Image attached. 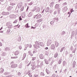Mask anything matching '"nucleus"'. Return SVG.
<instances>
[{"label": "nucleus", "instance_id": "obj_1", "mask_svg": "<svg viewBox=\"0 0 77 77\" xmlns=\"http://www.w3.org/2000/svg\"><path fill=\"white\" fill-rule=\"evenodd\" d=\"M6 26H8V29H11L12 27V24L10 22H8L6 24Z\"/></svg>", "mask_w": 77, "mask_h": 77}, {"label": "nucleus", "instance_id": "obj_2", "mask_svg": "<svg viewBox=\"0 0 77 77\" xmlns=\"http://www.w3.org/2000/svg\"><path fill=\"white\" fill-rule=\"evenodd\" d=\"M51 43V40L50 39H49L48 41V42L47 43V46H50Z\"/></svg>", "mask_w": 77, "mask_h": 77}, {"label": "nucleus", "instance_id": "obj_3", "mask_svg": "<svg viewBox=\"0 0 77 77\" xmlns=\"http://www.w3.org/2000/svg\"><path fill=\"white\" fill-rule=\"evenodd\" d=\"M55 46L54 45H52L51 46V50H54V49H55Z\"/></svg>", "mask_w": 77, "mask_h": 77}, {"label": "nucleus", "instance_id": "obj_4", "mask_svg": "<svg viewBox=\"0 0 77 77\" xmlns=\"http://www.w3.org/2000/svg\"><path fill=\"white\" fill-rule=\"evenodd\" d=\"M19 53L20 52H19V51H17L15 52L14 54L15 55V56H17Z\"/></svg>", "mask_w": 77, "mask_h": 77}, {"label": "nucleus", "instance_id": "obj_5", "mask_svg": "<svg viewBox=\"0 0 77 77\" xmlns=\"http://www.w3.org/2000/svg\"><path fill=\"white\" fill-rule=\"evenodd\" d=\"M22 6V4L21 3H20L17 5L18 8H20Z\"/></svg>", "mask_w": 77, "mask_h": 77}, {"label": "nucleus", "instance_id": "obj_6", "mask_svg": "<svg viewBox=\"0 0 77 77\" xmlns=\"http://www.w3.org/2000/svg\"><path fill=\"white\" fill-rule=\"evenodd\" d=\"M41 15L39 14L38 16L37 17H36V19H39V18H40L41 17Z\"/></svg>", "mask_w": 77, "mask_h": 77}, {"label": "nucleus", "instance_id": "obj_7", "mask_svg": "<svg viewBox=\"0 0 77 77\" xmlns=\"http://www.w3.org/2000/svg\"><path fill=\"white\" fill-rule=\"evenodd\" d=\"M17 65L15 64H13L11 65L12 68H15V67H16Z\"/></svg>", "mask_w": 77, "mask_h": 77}, {"label": "nucleus", "instance_id": "obj_8", "mask_svg": "<svg viewBox=\"0 0 77 77\" xmlns=\"http://www.w3.org/2000/svg\"><path fill=\"white\" fill-rule=\"evenodd\" d=\"M49 8H47L45 10V11L46 12H49Z\"/></svg>", "mask_w": 77, "mask_h": 77}, {"label": "nucleus", "instance_id": "obj_9", "mask_svg": "<svg viewBox=\"0 0 77 77\" xmlns=\"http://www.w3.org/2000/svg\"><path fill=\"white\" fill-rule=\"evenodd\" d=\"M55 44L56 47H57L59 46V43H58L57 42H56Z\"/></svg>", "mask_w": 77, "mask_h": 77}, {"label": "nucleus", "instance_id": "obj_10", "mask_svg": "<svg viewBox=\"0 0 77 77\" xmlns=\"http://www.w3.org/2000/svg\"><path fill=\"white\" fill-rule=\"evenodd\" d=\"M55 9H56L59 8V5H58V4L56 5L55 6Z\"/></svg>", "mask_w": 77, "mask_h": 77}, {"label": "nucleus", "instance_id": "obj_11", "mask_svg": "<svg viewBox=\"0 0 77 77\" xmlns=\"http://www.w3.org/2000/svg\"><path fill=\"white\" fill-rule=\"evenodd\" d=\"M64 10L65 11H67V10H68V8L66 7H65L64 8Z\"/></svg>", "mask_w": 77, "mask_h": 77}, {"label": "nucleus", "instance_id": "obj_12", "mask_svg": "<svg viewBox=\"0 0 77 77\" xmlns=\"http://www.w3.org/2000/svg\"><path fill=\"white\" fill-rule=\"evenodd\" d=\"M40 8H39V7H38L37 8V9H36V11L37 12H39L40 11Z\"/></svg>", "mask_w": 77, "mask_h": 77}, {"label": "nucleus", "instance_id": "obj_13", "mask_svg": "<svg viewBox=\"0 0 77 77\" xmlns=\"http://www.w3.org/2000/svg\"><path fill=\"white\" fill-rule=\"evenodd\" d=\"M57 56H58V53H56V54H55L54 57H57Z\"/></svg>", "mask_w": 77, "mask_h": 77}, {"label": "nucleus", "instance_id": "obj_14", "mask_svg": "<svg viewBox=\"0 0 77 77\" xmlns=\"http://www.w3.org/2000/svg\"><path fill=\"white\" fill-rule=\"evenodd\" d=\"M44 45V44L42 42H41V43H40V46H43V45Z\"/></svg>", "mask_w": 77, "mask_h": 77}, {"label": "nucleus", "instance_id": "obj_15", "mask_svg": "<svg viewBox=\"0 0 77 77\" xmlns=\"http://www.w3.org/2000/svg\"><path fill=\"white\" fill-rule=\"evenodd\" d=\"M29 54H30V56H33V54H32V53H31V52L29 51Z\"/></svg>", "mask_w": 77, "mask_h": 77}, {"label": "nucleus", "instance_id": "obj_16", "mask_svg": "<svg viewBox=\"0 0 77 77\" xmlns=\"http://www.w3.org/2000/svg\"><path fill=\"white\" fill-rule=\"evenodd\" d=\"M40 57L41 58V59H43V56L42 55H40Z\"/></svg>", "mask_w": 77, "mask_h": 77}, {"label": "nucleus", "instance_id": "obj_17", "mask_svg": "<svg viewBox=\"0 0 77 77\" xmlns=\"http://www.w3.org/2000/svg\"><path fill=\"white\" fill-rule=\"evenodd\" d=\"M26 27L27 28H28L30 26H29V23H27L26 25Z\"/></svg>", "mask_w": 77, "mask_h": 77}, {"label": "nucleus", "instance_id": "obj_18", "mask_svg": "<svg viewBox=\"0 0 77 77\" xmlns=\"http://www.w3.org/2000/svg\"><path fill=\"white\" fill-rule=\"evenodd\" d=\"M45 61L46 64H48V61H47V60L45 59Z\"/></svg>", "mask_w": 77, "mask_h": 77}, {"label": "nucleus", "instance_id": "obj_19", "mask_svg": "<svg viewBox=\"0 0 77 77\" xmlns=\"http://www.w3.org/2000/svg\"><path fill=\"white\" fill-rule=\"evenodd\" d=\"M32 15V13H30L29 14V17H31Z\"/></svg>", "mask_w": 77, "mask_h": 77}, {"label": "nucleus", "instance_id": "obj_20", "mask_svg": "<svg viewBox=\"0 0 77 77\" xmlns=\"http://www.w3.org/2000/svg\"><path fill=\"white\" fill-rule=\"evenodd\" d=\"M35 44L36 45H39V43L38 42H35Z\"/></svg>", "mask_w": 77, "mask_h": 77}, {"label": "nucleus", "instance_id": "obj_21", "mask_svg": "<svg viewBox=\"0 0 77 77\" xmlns=\"http://www.w3.org/2000/svg\"><path fill=\"white\" fill-rule=\"evenodd\" d=\"M74 11H73V9L72 8L70 9V12L71 13L72 12H74Z\"/></svg>", "mask_w": 77, "mask_h": 77}, {"label": "nucleus", "instance_id": "obj_22", "mask_svg": "<svg viewBox=\"0 0 77 77\" xmlns=\"http://www.w3.org/2000/svg\"><path fill=\"white\" fill-rule=\"evenodd\" d=\"M20 10L21 11H23L24 10V7H22L20 9Z\"/></svg>", "mask_w": 77, "mask_h": 77}, {"label": "nucleus", "instance_id": "obj_23", "mask_svg": "<svg viewBox=\"0 0 77 77\" xmlns=\"http://www.w3.org/2000/svg\"><path fill=\"white\" fill-rule=\"evenodd\" d=\"M19 21H21V20H22L21 17V16H20L19 17Z\"/></svg>", "mask_w": 77, "mask_h": 77}, {"label": "nucleus", "instance_id": "obj_24", "mask_svg": "<svg viewBox=\"0 0 77 77\" xmlns=\"http://www.w3.org/2000/svg\"><path fill=\"white\" fill-rule=\"evenodd\" d=\"M61 62H62V60H59L58 61V63L59 64H60V63H61Z\"/></svg>", "mask_w": 77, "mask_h": 77}, {"label": "nucleus", "instance_id": "obj_25", "mask_svg": "<svg viewBox=\"0 0 77 77\" xmlns=\"http://www.w3.org/2000/svg\"><path fill=\"white\" fill-rule=\"evenodd\" d=\"M22 17L23 18H24V17H25V15H24V14H22Z\"/></svg>", "mask_w": 77, "mask_h": 77}, {"label": "nucleus", "instance_id": "obj_26", "mask_svg": "<svg viewBox=\"0 0 77 77\" xmlns=\"http://www.w3.org/2000/svg\"><path fill=\"white\" fill-rule=\"evenodd\" d=\"M38 15V14H37L36 15H35L34 16V18H35L36 17V16H37Z\"/></svg>", "mask_w": 77, "mask_h": 77}, {"label": "nucleus", "instance_id": "obj_27", "mask_svg": "<svg viewBox=\"0 0 77 77\" xmlns=\"http://www.w3.org/2000/svg\"><path fill=\"white\" fill-rule=\"evenodd\" d=\"M17 20H15L14 22L13 23H17Z\"/></svg>", "mask_w": 77, "mask_h": 77}, {"label": "nucleus", "instance_id": "obj_28", "mask_svg": "<svg viewBox=\"0 0 77 77\" xmlns=\"http://www.w3.org/2000/svg\"><path fill=\"white\" fill-rule=\"evenodd\" d=\"M29 77H32V75L31 74V73H29Z\"/></svg>", "mask_w": 77, "mask_h": 77}, {"label": "nucleus", "instance_id": "obj_29", "mask_svg": "<svg viewBox=\"0 0 77 77\" xmlns=\"http://www.w3.org/2000/svg\"><path fill=\"white\" fill-rule=\"evenodd\" d=\"M64 49H65V47H63L62 48L61 50H62V51H63Z\"/></svg>", "mask_w": 77, "mask_h": 77}, {"label": "nucleus", "instance_id": "obj_30", "mask_svg": "<svg viewBox=\"0 0 77 77\" xmlns=\"http://www.w3.org/2000/svg\"><path fill=\"white\" fill-rule=\"evenodd\" d=\"M65 63H66V62L65 61H64L63 62V65H65Z\"/></svg>", "mask_w": 77, "mask_h": 77}, {"label": "nucleus", "instance_id": "obj_31", "mask_svg": "<svg viewBox=\"0 0 77 77\" xmlns=\"http://www.w3.org/2000/svg\"><path fill=\"white\" fill-rule=\"evenodd\" d=\"M22 48L21 47V46H19V49L20 50H21V49Z\"/></svg>", "mask_w": 77, "mask_h": 77}, {"label": "nucleus", "instance_id": "obj_32", "mask_svg": "<svg viewBox=\"0 0 77 77\" xmlns=\"http://www.w3.org/2000/svg\"><path fill=\"white\" fill-rule=\"evenodd\" d=\"M40 20V19L39 20H37V22H39V23L40 22V21H39Z\"/></svg>", "mask_w": 77, "mask_h": 77}, {"label": "nucleus", "instance_id": "obj_33", "mask_svg": "<svg viewBox=\"0 0 77 77\" xmlns=\"http://www.w3.org/2000/svg\"><path fill=\"white\" fill-rule=\"evenodd\" d=\"M56 14H57V12H56V11L54 12V14L55 15H56Z\"/></svg>", "mask_w": 77, "mask_h": 77}, {"label": "nucleus", "instance_id": "obj_34", "mask_svg": "<svg viewBox=\"0 0 77 77\" xmlns=\"http://www.w3.org/2000/svg\"><path fill=\"white\" fill-rule=\"evenodd\" d=\"M31 28H32V29H35V28H36V27H31Z\"/></svg>", "mask_w": 77, "mask_h": 77}, {"label": "nucleus", "instance_id": "obj_35", "mask_svg": "<svg viewBox=\"0 0 77 77\" xmlns=\"http://www.w3.org/2000/svg\"><path fill=\"white\" fill-rule=\"evenodd\" d=\"M48 47H46L45 48V50H48Z\"/></svg>", "mask_w": 77, "mask_h": 77}, {"label": "nucleus", "instance_id": "obj_36", "mask_svg": "<svg viewBox=\"0 0 77 77\" xmlns=\"http://www.w3.org/2000/svg\"><path fill=\"white\" fill-rule=\"evenodd\" d=\"M26 54H23V56H24L25 57H26Z\"/></svg>", "mask_w": 77, "mask_h": 77}, {"label": "nucleus", "instance_id": "obj_37", "mask_svg": "<svg viewBox=\"0 0 77 77\" xmlns=\"http://www.w3.org/2000/svg\"><path fill=\"white\" fill-rule=\"evenodd\" d=\"M26 45L27 46L26 47H29V44Z\"/></svg>", "mask_w": 77, "mask_h": 77}, {"label": "nucleus", "instance_id": "obj_38", "mask_svg": "<svg viewBox=\"0 0 77 77\" xmlns=\"http://www.w3.org/2000/svg\"><path fill=\"white\" fill-rule=\"evenodd\" d=\"M3 29V27H2L1 29H0V30H1L2 29Z\"/></svg>", "mask_w": 77, "mask_h": 77}, {"label": "nucleus", "instance_id": "obj_39", "mask_svg": "<svg viewBox=\"0 0 77 77\" xmlns=\"http://www.w3.org/2000/svg\"><path fill=\"white\" fill-rule=\"evenodd\" d=\"M0 33H3V31H1L0 32Z\"/></svg>", "mask_w": 77, "mask_h": 77}, {"label": "nucleus", "instance_id": "obj_40", "mask_svg": "<svg viewBox=\"0 0 77 77\" xmlns=\"http://www.w3.org/2000/svg\"><path fill=\"white\" fill-rule=\"evenodd\" d=\"M0 46H2V44H0Z\"/></svg>", "mask_w": 77, "mask_h": 77}, {"label": "nucleus", "instance_id": "obj_41", "mask_svg": "<svg viewBox=\"0 0 77 77\" xmlns=\"http://www.w3.org/2000/svg\"><path fill=\"white\" fill-rule=\"evenodd\" d=\"M52 77H54V75H53Z\"/></svg>", "mask_w": 77, "mask_h": 77}, {"label": "nucleus", "instance_id": "obj_42", "mask_svg": "<svg viewBox=\"0 0 77 77\" xmlns=\"http://www.w3.org/2000/svg\"><path fill=\"white\" fill-rule=\"evenodd\" d=\"M76 8H77V5L76 6Z\"/></svg>", "mask_w": 77, "mask_h": 77}, {"label": "nucleus", "instance_id": "obj_43", "mask_svg": "<svg viewBox=\"0 0 77 77\" xmlns=\"http://www.w3.org/2000/svg\"><path fill=\"white\" fill-rule=\"evenodd\" d=\"M13 58L14 59H15V57H14Z\"/></svg>", "mask_w": 77, "mask_h": 77}, {"label": "nucleus", "instance_id": "obj_44", "mask_svg": "<svg viewBox=\"0 0 77 77\" xmlns=\"http://www.w3.org/2000/svg\"><path fill=\"white\" fill-rule=\"evenodd\" d=\"M76 73H77V71H76Z\"/></svg>", "mask_w": 77, "mask_h": 77}, {"label": "nucleus", "instance_id": "obj_45", "mask_svg": "<svg viewBox=\"0 0 77 77\" xmlns=\"http://www.w3.org/2000/svg\"><path fill=\"white\" fill-rule=\"evenodd\" d=\"M69 14V12L68 13V14Z\"/></svg>", "mask_w": 77, "mask_h": 77}, {"label": "nucleus", "instance_id": "obj_46", "mask_svg": "<svg viewBox=\"0 0 77 77\" xmlns=\"http://www.w3.org/2000/svg\"><path fill=\"white\" fill-rule=\"evenodd\" d=\"M57 72V71H56V72Z\"/></svg>", "mask_w": 77, "mask_h": 77}, {"label": "nucleus", "instance_id": "obj_47", "mask_svg": "<svg viewBox=\"0 0 77 77\" xmlns=\"http://www.w3.org/2000/svg\"><path fill=\"white\" fill-rule=\"evenodd\" d=\"M69 77H72V76H70Z\"/></svg>", "mask_w": 77, "mask_h": 77}, {"label": "nucleus", "instance_id": "obj_48", "mask_svg": "<svg viewBox=\"0 0 77 77\" xmlns=\"http://www.w3.org/2000/svg\"><path fill=\"white\" fill-rule=\"evenodd\" d=\"M17 26H18V24L17 25Z\"/></svg>", "mask_w": 77, "mask_h": 77}, {"label": "nucleus", "instance_id": "obj_49", "mask_svg": "<svg viewBox=\"0 0 77 77\" xmlns=\"http://www.w3.org/2000/svg\"><path fill=\"white\" fill-rule=\"evenodd\" d=\"M1 50L0 49V51Z\"/></svg>", "mask_w": 77, "mask_h": 77}, {"label": "nucleus", "instance_id": "obj_50", "mask_svg": "<svg viewBox=\"0 0 77 77\" xmlns=\"http://www.w3.org/2000/svg\"><path fill=\"white\" fill-rule=\"evenodd\" d=\"M1 1H2V0H1Z\"/></svg>", "mask_w": 77, "mask_h": 77}]
</instances>
